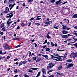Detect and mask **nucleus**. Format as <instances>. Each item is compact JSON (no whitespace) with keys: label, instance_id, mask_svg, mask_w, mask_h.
I'll return each instance as SVG.
<instances>
[{"label":"nucleus","instance_id":"1","mask_svg":"<svg viewBox=\"0 0 77 77\" xmlns=\"http://www.w3.org/2000/svg\"><path fill=\"white\" fill-rule=\"evenodd\" d=\"M54 66V65L52 64V63H51L48 64V66H47V69H48V70H49V69H51L52 67H53Z\"/></svg>","mask_w":77,"mask_h":77},{"label":"nucleus","instance_id":"2","mask_svg":"<svg viewBox=\"0 0 77 77\" xmlns=\"http://www.w3.org/2000/svg\"><path fill=\"white\" fill-rule=\"evenodd\" d=\"M56 59H54V60H55L56 61H57V62H59L60 61H62V58L60 57H56Z\"/></svg>","mask_w":77,"mask_h":77},{"label":"nucleus","instance_id":"3","mask_svg":"<svg viewBox=\"0 0 77 77\" xmlns=\"http://www.w3.org/2000/svg\"><path fill=\"white\" fill-rule=\"evenodd\" d=\"M71 36V35L68 34L67 35H63L62 36V38H63V39L64 38H65L66 39H67L68 38V37H69V36Z\"/></svg>","mask_w":77,"mask_h":77},{"label":"nucleus","instance_id":"4","mask_svg":"<svg viewBox=\"0 0 77 77\" xmlns=\"http://www.w3.org/2000/svg\"><path fill=\"white\" fill-rule=\"evenodd\" d=\"M9 45L6 43H5L3 45V47L4 50H7V47H8Z\"/></svg>","mask_w":77,"mask_h":77},{"label":"nucleus","instance_id":"5","mask_svg":"<svg viewBox=\"0 0 77 77\" xmlns=\"http://www.w3.org/2000/svg\"><path fill=\"white\" fill-rule=\"evenodd\" d=\"M73 66H74V64L72 63H71V64H69L68 65V66L66 67V68L68 69L69 68H71V67Z\"/></svg>","mask_w":77,"mask_h":77},{"label":"nucleus","instance_id":"6","mask_svg":"<svg viewBox=\"0 0 77 77\" xmlns=\"http://www.w3.org/2000/svg\"><path fill=\"white\" fill-rule=\"evenodd\" d=\"M62 32L63 34H67V33H68V32L66 31L65 29H63Z\"/></svg>","mask_w":77,"mask_h":77},{"label":"nucleus","instance_id":"7","mask_svg":"<svg viewBox=\"0 0 77 77\" xmlns=\"http://www.w3.org/2000/svg\"><path fill=\"white\" fill-rule=\"evenodd\" d=\"M73 54L72 57L74 59H75V58L77 57V53H75L73 54Z\"/></svg>","mask_w":77,"mask_h":77},{"label":"nucleus","instance_id":"8","mask_svg":"<svg viewBox=\"0 0 77 77\" xmlns=\"http://www.w3.org/2000/svg\"><path fill=\"white\" fill-rule=\"evenodd\" d=\"M9 8L8 7H6L5 11L4 12V13H8L9 12Z\"/></svg>","mask_w":77,"mask_h":77},{"label":"nucleus","instance_id":"9","mask_svg":"<svg viewBox=\"0 0 77 77\" xmlns=\"http://www.w3.org/2000/svg\"><path fill=\"white\" fill-rule=\"evenodd\" d=\"M42 71L43 72V74H46V71L45 69L43 68L42 69Z\"/></svg>","mask_w":77,"mask_h":77},{"label":"nucleus","instance_id":"10","mask_svg":"<svg viewBox=\"0 0 77 77\" xmlns=\"http://www.w3.org/2000/svg\"><path fill=\"white\" fill-rule=\"evenodd\" d=\"M12 23V21L9 22V21H7V24H8V26L9 27L10 26V24H11V23Z\"/></svg>","mask_w":77,"mask_h":77},{"label":"nucleus","instance_id":"11","mask_svg":"<svg viewBox=\"0 0 77 77\" xmlns=\"http://www.w3.org/2000/svg\"><path fill=\"white\" fill-rule=\"evenodd\" d=\"M6 53V51H5V53H3V52H2V51H0V54H2V55H5V54Z\"/></svg>","mask_w":77,"mask_h":77},{"label":"nucleus","instance_id":"12","mask_svg":"<svg viewBox=\"0 0 77 77\" xmlns=\"http://www.w3.org/2000/svg\"><path fill=\"white\" fill-rule=\"evenodd\" d=\"M61 26L62 27H64L62 28L63 29H67V26H66V25H62Z\"/></svg>","mask_w":77,"mask_h":77},{"label":"nucleus","instance_id":"13","mask_svg":"<svg viewBox=\"0 0 77 77\" xmlns=\"http://www.w3.org/2000/svg\"><path fill=\"white\" fill-rule=\"evenodd\" d=\"M66 61L67 62H68L69 63H71V62H72V59H69L67 60Z\"/></svg>","mask_w":77,"mask_h":77},{"label":"nucleus","instance_id":"14","mask_svg":"<svg viewBox=\"0 0 77 77\" xmlns=\"http://www.w3.org/2000/svg\"><path fill=\"white\" fill-rule=\"evenodd\" d=\"M4 26H5V24L3 23L0 25V27L1 28H3Z\"/></svg>","mask_w":77,"mask_h":77},{"label":"nucleus","instance_id":"15","mask_svg":"<svg viewBox=\"0 0 77 77\" xmlns=\"http://www.w3.org/2000/svg\"><path fill=\"white\" fill-rule=\"evenodd\" d=\"M77 18V14H75L74 16L72 17V18Z\"/></svg>","mask_w":77,"mask_h":77},{"label":"nucleus","instance_id":"16","mask_svg":"<svg viewBox=\"0 0 77 77\" xmlns=\"http://www.w3.org/2000/svg\"><path fill=\"white\" fill-rule=\"evenodd\" d=\"M14 2V0H9L8 3L9 4L12 3H13Z\"/></svg>","mask_w":77,"mask_h":77},{"label":"nucleus","instance_id":"17","mask_svg":"<svg viewBox=\"0 0 77 77\" xmlns=\"http://www.w3.org/2000/svg\"><path fill=\"white\" fill-rule=\"evenodd\" d=\"M62 68V66L61 65H60L58 68V70H60Z\"/></svg>","mask_w":77,"mask_h":77},{"label":"nucleus","instance_id":"18","mask_svg":"<svg viewBox=\"0 0 77 77\" xmlns=\"http://www.w3.org/2000/svg\"><path fill=\"white\" fill-rule=\"evenodd\" d=\"M36 57H33L32 58V59L33 60H36Z\"/></svg>","mask_w":77,"mask_h":77},{"label":"nucleus","instance_id":"19","mask_svg":"<svg viewBox=\"0 0 77 77\" xmlns=\"http://www.w3.org/2000/svg\"><path fill=\"white\" fill-rule=\"evenodd\" d=\"M40 61H41V58H39L36 60L35 63H37V62H38Z\"/></svg>","mask_w":77,"mask_h":77},{"label":"nucleus","instance_id":"20","mask_svg":"<svg viewBox=\"0 0 77 77\" xmlns=\"http://www.w3.org/2000/svg\"><path fill=\"white\" fill-rule=\"evenodd\" d=\"M42 56L45 57V59H48V56L47 55H42Z\"/></svg>","mask_w":77,"mask_h":77},{"label":"nucleus","instance_id":"21","mask_svg":"<svg viewBox=\"0 0 77 77\" xmlns=\"http://www.w3.org/2000/svg\"><path fill=\"white\" fill-rule=\"evenodd\" d=\"M44 23L45 24H47V25H48L50 24V23L48 22L45 21L44 22Z\"/></svg>","mask_w":77,"mask_h":77},{"label":"nucleus","instance_id":"22","mask_svg":"<svg viewBox=\"0 0 77 77\" xmlns=\"http://www.w3.org/2000/svg\"><path fill=\"white\" fill-rule=\"evenodd\" d=\"M56 57H54V56H53V55H51V59H53L54 60V59H56Z\"/></svg>","mask_w":77,"mask_h":77},{"label":"nucleus","instance_id":"23","mask_svg":"<svg viewBox=\"0 0 77 77\" xmlns=\"http://www.w3.org/2000/svg\"><path fill=\"white\" fill-rule=\"evenodd\" d=\"M46 50L45 51H49V52H50V48H47V47H46V48H45Z\"/></svg>","mask_w":77,"mask_h":77},{"label":"nucleus","instance_id":"24","mask_svg":"<svg viewBox=\"0 0 77 77\" xmlns=\"http://www.w3.org/2000/svg\"><path fill=\"white\" fill-rule=\"evenodd\" d=\"M40 74H41V72H39L37 74V75L36 76V77H38V76H39V75H40Z\"/></svg>","mask_w":77,"mask_h":77},{"label":"nucleus","instance_id":"25","mask_svg":"<svg viewBox=\"0 0 77 77\" xmlns=\"http://www.w3.org/2000/svg\"><path fill=\"white\" fill-rule=\"evenodd\" d=\"M30 69H32V70H37V69H38V68H31Z\"/></svg>","mask_w":77,"mask_h":77},{"label":"nucleus","instance_id":"26","mask_svg":"<svg viewBox=\"0 0 77 77\" xmlns=\"http://www.w3.org/2000/svg\"><path fill=\"white\" fill-rule=\"evenodd\" d=\"M54 55V56H55V57H57V56H59V54H55V53H54L53 54Z\"/></svg>","mask_w":77,"mask_h":77},{"label":"nucleus","instance_id":"27","mask_svg":"<svg viewBox=\"0 0 77 77\" xmlns=\"http://www.w3.org/2000/svg\"><path fill=\"white\" fill-rule=\"evenodd\" d=\"M2 30L4 31H6V27H4L2 29Z\"/></svg>","mask_w":77,"mask_h":77},{"label":"nucleus","instance_id":"28","mask_svg":"<svg viewBox=\"0 0 77 77\" xmlns=\"http://www.w3.org/2000/svg\"><path fill=\"white\" fill-rule=\"evenodd\" d=\"M23 61H21L19 63V66H21V65H23Z\"/></svg>","mask_w":77,"mask_h":77},{"label":"nucleus","instance_id":"29","mask_svg":"<svg viewBox=\"0 0 77 77\" xmlns=\"http://www.w3.org/2000/svg\"><path fill=\"white\" fill-rule=\"evenodd\" d=\"M57 50L58 51H65V50H59V49H57Z\"/></svg>","mask_w":77,"mask_h":77},{"label":"nucleus","instance_id":"30","mask_svg":"<svg viewBox=\"0 0 77 77\" xmlns=\"http://www.w3.org/2000/svg\"><path fill=\"white\" fill-rule=\"evenodd\" d=\"M52 71H53V70H50L49 71H48L47 72L48 74H49V72H51Z\"/></svg>","mask_w":77,"mask_h":77},{"label":"nucleus","instance_id":"31","mask_svg":"<svg viewBox=\"0 0 77 77\" xmlns=\"http://www.w3.org/2000/svg\"><path fill=\"white\" fill-rule=\"evenodd\" d=\"M28 72H30V73H32L33 72V70H32L29 69V70Z\"/></svg>","mask_w":77,"mask_h":77},{"label":"nucleus","instance_id":"32","mask_svg":"<svg viewBox=\"0 0 77 77\" xmlns=\"http://www.w3.org/2000/svg\"><path fill=\"white\" fill-rule=\"evenodd\" d=\"M46 37L48 39H49V38H51L50 36L49 35H47Z\"/></svg>","mask_w":77,"mask_h":77},{"label":"nucleus","instance_id":"33","mask_svg":"<svg viewBox=\"0 0 77 77\" xmlns=\"http://www.w3.org/2000/svg\"><path fill=\"white\" fill-rule=\"evenodd\" d=\"M27 63V61H23V65H25Z\"/></svg>","mask_w":77,"mask_h":77},{"label":"nucleus","instance_id":"34","mask_svg":"<svg viewBox=\"0 0 77 77\" xmlns=\"http://www.w3.org/2000/svg\"><path fill=\"white\" fill-rule=\"evenodd\" d=\"M51 46H52V47H54V44L53 43V42H51Z\"/></svg>","mask_w":77,"mask_h":77},{"label":"nucleus","instance_id":"35","mask_svg":"<svg viewBox=\"0 0 77 77\" xmlns=\"http://www.w3.org/2000/svg\"><path fill=\"white\" fill-rule=\"evenodd\" d=\"M72 38L73 39H74V40L75 41V42H76V41H77V38H75V37H73Z\"/></svg>","mask_w":77,"mask_h":77},{"label":"nucleus","instance_id":"36","mask_svg":"<svg viewBox=\"0 0 77 77\" xmlns=\"http://www.w3.org/2000/svg\"><path fill=\"white\" fill-rule=\"evenodd\" d=\"M57 74H58V75H63V73H60L58 72Z\"/></svg>","mask_w":77,"mask_h":77},{"label":"nucleus","instance_id":"37","mask_svg":"<svg viewBox=\"0 0 77 77\" xmlns=\"http://www.w3.org/2000/svg\"><path fill=\"white\" fill-rule=\"evenodd\" d=\"M18 39H19V38H14L13 39L14 40H18Z\"/></svg>","mask_w":77,"mask_h":77},{"label":"nucleus","instance_id":"38","mask_svg":"<svg viewBox=\"0 0 77 77\" xmlns=\"http://www.w3.org/2000/svg\"><path fill=\"white\" fill-rule=\"evenodd\" d=\"M14 72L15 74H17V70L16 69H15L14 70Z\"/></svg>","mask_w":77,"mask_h":77},{"label":"nucleus","instance_id":"39","mask_svg":"<svg viewBox=\"0 0 77 77\" xmlns=\"http://www.w3.org/2000/svg\"><path fill=\"white\" fill-rule=\"evenodd\" d=\"M24 77H29V75H26V74H25L24 75Z\"/></svg>","mask_w":77,"mask_h":77},{"label":"nucleus","instance_id":"40","mask_svg":"<svg viewBox=\"0 0 77 77\" xmlns=\"http://www.w3.org/2000/svg\"><path fill=\"white\" fill-rule=\"evenodd\" d=\"M66 55H67V54L65 53L64 56V58H66Z\"/></svg>","mask_w":77,"mask_h":77},{"label":"nucleus","instance_id":"41","mask_svg":"<svg viewBox=\"0 0 77 77\" xmlns=\"http://www.w3.org/2000/svg\"><path fill=\"white\" fill-rule=\"evenodd\" d=\"M9 18H12L13 17V14L9 15Z\"/></svg>","mask_w":77,"mask_h":77},{"label":"nucleus","instance_id":"42","mask_svg":"<svg viewBox=\"0 0 77 77\" xmlns=\"http://www.w3.org/2000/svg\"><path fill=\"white\" fill-rule=\"evenodd\" d=\"M55 2V0H52L51 1V3H54Z\"/></svg>","mask_w":77,"mask_h":77},{"label":"nucleus","instance_id":"43","mask_svg":"<svg viewBox=\"0 0 77 77\" xmlns=\"http://www.w3.org/2000/svg\"><path fill=\"white\" fill-rule=\"evenodd\" d=\"M47 40H46L43 43V44H47Z\"/></svg>","mask_w":77,"mask_h":77},{"label":"nucleus","instance_id":"44","mask_svg":"<svg viewBox=\"0 0 77 77\" xmlns=\"http://www.w3.org/2000/svg\"><path fill=\"white\" fill-rule=\"evenodd\" d=\"M21 26L23 27H24V26H25V24L24 23H22Z\"/></svg>","mask_w":77,"mask_h":77},{"label":"nucleus","instance_id":"45","mask_svg":"<svg viewBox=\"0 0 77 77\" xmlns=\"http://www.w3.org/2000/svg\"><path fill=\"white\" fill-rule=\"evenodd\" d=\"M14 13V12H10V13H9L8 14V15H11V14H13Z\"/></svg>","mask_w":77,"mask_h":77},{"label":"nucleus","instance_id":"46","mask_svg":"<svg viewBox=\"0 0 77 77\" xmlns=\"http://www.w3.org/2000/svg\"><path fill=\"white\" fill-rule=\"evenodd\" d=\"M54 28H55V29H58V27L57 26H53Z\"/></svg>","mask_w":77,"mask_h":77},{"label":"nucleus","instance_id":"47","mask_svg":"<svg viewBox=\"0 0 77 77\" xmlns=\"http://www.w3.org/2000/svg\"><path fill=\"white\" fill-rule=\"evenodd\" d=\"M61 0H59V1H58L59 4H60V3H61Z\"/></svg>","mask_w":77,"mask_h":77},{"label":"nucleus","instance_id":"48","mask_svg":"<svg viewBox=\"0 0 77 77\" xmlns=\"http://www.w3.org/2000/svg\"><path fill=\"white\" fill-rule=\"evenodd\" d=\"M34 20V18L33 17H32L30 19V21H32V20Z\"/></svg>","mask_w":77,"mask_h":77},{"label":"nucleus","instance_id":"49","mask_svg":"<svg viewBox=\"0 0 77 77\" xmlns=\"http://www.w3.org/2000/svg\"><path fill=\"white\" fill-rule=\"evenodd\" d=\"M11 48H9L8 47H7V50H11Z\"/></svg>","mask_w":77,"mask_h":77},{"label":"nucleus","instance_id":"50","mask_svg":"<svg viewBox=\"0 0 77 77\" xmlns=\"http://www.w3.org/2000/svg\"><path fill=\"white\" fill-rule=\"evenodd\" d=\"M47 45H45V46H43V48H46V47Z\"/></svg>","mask_w":77,"mask_h":77},{"label":"nucleus","instance_id":"51","mask_svg":"<svg viewBox=\"0 0 77 77\" xmlns=\"http://www.w3.org/2000/svg\"><path fill=\"white\" fill-rule=\"evenodd\" d=\"M0 34L1 35H3V34H4V32H0Z\"/></svg>","mask_w":77,"mask_h":77},{"label":"nucleus","instance_id":"52","mask_svg":"<svg viewBox=\"0 0 77 77\" xmlns=\"http://www.w3.org/2000/svg\"><path fill=\"white\" fill-rule=\"evenodd\" d=\"M54 77V75H52L49 76V77Z\"/></svg>","mask_w":77,"mask_h":77},{"label":"nucleus","instance_id":"53","mask_svg":"<svg viewBox=\"0 0 77 77\" xmlns=\"http://www.w3.org/2000/svg\"><path fill=\"white\" fill-rule=\"evenodd\" d=\"M68 3V2H67V1L65 2L64 3H63V4H62L61 5H63V4H66V3Z\"/></svg>","mask_w":77,"mask_h":77},{"label":"nucleus","instance_id":"54","mask_svg":"<svg viewBox=\"0 0 77 77\" xmlns=\"http://www.w3.org/2000/svg\"><path fill=\"white\" fill-rule=\"evenodd\" d=\"M18 60V59L16 58L14 60V61H17V60Z\"/></svg>","mask_w":77,"mask_h":77},{"label":"nucleus","instance_id":"55","mask_svg":"<svg viewBox=\"0 0 77 77\" xmlns=\"http://www.w3.org/2000/svg\"><path fill=\"white\" fill-rule=\"evenodd\" d=\"M74 35H75V36H77V33L76 32H75L74 33Z\"/></svg>","mask_w":77,"mask_h":77},{"label":"nucleus","instance_id":"56","mask_svg":"<svg viewBox=\"0 0 77 77\" xmlns=\"http://www.w3.org/2000/svg\"><path fill=\"white\" fill-rule=\"evenodd\" d=\"M20 47V45H17L16 46L15 48H18V47Z\"/></svg>","mask_w":77,"mask_h":77},{"label":"nucleus","instance_id":"57","mask_svg":"<svg viewBox=\"0 0 77 77\" xmlns=\"http://www.w3.org/2000/svg\"><path fill=\"white\" fill-rule=\"evenodd\" d=\"M28 2H33V1H32V0H29L28 1Z\"/></svg>","mask_w":77,"mask_h":77},{"label":"nucleus","instance_id":"58","mask_svg":"<svg viewBox=\"0 0 77 77\" xmlns=\"http://www.w3.org/2000/svg\"><path fill=\"white\" fill-rule=\"evenodd\" d=\"M71 29L70 28H67V27L66 29L67 30H71Z\"/></svg>","mask_w":77,"mask_h":77},{"label":"nucleus","instance_id":"59","mask_svg":"<svg viewBox=\"0 0 77 77\" xmlns=\"http://www.w3.org/2000/svg\"><path fill=\"white\" fill-rule=\"evenodd\" d=\"M12 6V4H10L9 5V8H11V6Z\"/></svg>","mask_w":77,"mask_h":77},{"label":"nucleus","instance_id":"60","mask_svg":"<svg viewBox=\"0 0 77 77\" xmlns=\"http://www.w3.org/2000/svg\"><path fill=\"white\" fill-rule=\"evenodd\" d=\"M26 6V4H25V3H23V6Z\"/></svg>","mask_w":77,"mask_h":77},{"label":"nucleus","instance_id":"61","mask_svg":"<svg viewBox=\"0 0 77 77\" xmlns=\"http://www.w3.org/2000/svg\"><path fill=\"white\" fill-rule=\"evenodd\" d=\"M41 18H38L36 19V20H41Z\"/></svg>","mask_w":77,"mask_h":77},{"label":"nucleus","instance_id":"62","mask_svg":"<svg viewBox=\"0 0 77 77\" xmlns=\"http://www.w3.org/2000/svg\"><path fill=\"white\" fill-rule=\"evenodd\" d=\"M42 17V16H38L37 17V18H41V17Z\"/></svg>","mask_w":77,"mask_h":77},{"label":"nucleus","instance_id":"63","mask_svg":"<svg viewBox=\"0 0 77 77\" xmlns=\"http://www.w3.org/2000/svg\"><path fill=\"white\" fill-rule=\"evenodd\" d=\"M73 45H75V47H76V46H77V43H75V44H74Z\"/></svg>","mask_w":77,"mask_h":77},{"label":"nucleus","instance_id":"64","mask_svg":"<svg viewBox=\"0 0 77 77\" xmlns=\"http://www.w3.org/2000/svg\"><path fill=\"white\" fill-rule=\"evenodd\" d=\"M75 29H77V26H75L74 27Z\"/></svg>","mask_w":77,"mask_h":77}]
</instances>
